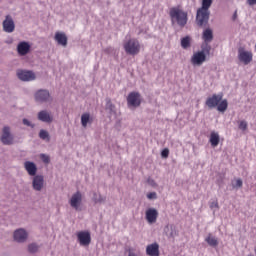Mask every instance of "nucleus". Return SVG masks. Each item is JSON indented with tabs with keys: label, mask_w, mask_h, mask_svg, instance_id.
Returning a JSON list of instances; mask_svg holds the SVG:
<instances>
[{
	"label": "nucleus",
	"mask_w": 256,
	"mask_h": 256,
	"mask_svg": "<svg viewBox=\"0 0 256 256\" xmlns=\"http://www.w3.org/2000/svg\"><path fill=\"white\" fill-rule=\"evenodd\" d=\"M210 208L211 209H219V202H217V200L214 202H211Z\"/></svg>",
	"instance_id": "33"
},
{
	"label": "nucleus",
	"mask_w": 256,
	"mask_h": 256,
	"mask_svg": "<svg viewBox=\"0 0 256 256\" xmlns=\"http://www.w3.org/2000/svg\"><path fill=\"white\" fill-rule=\"evenodd\" d=\"M207 61V55H205L204 51H198L194 53L191 57V63L192 65H197L198 67H201Z\"/></svg>",
	"instance_id": "7"
},
{
	"label": "nucleus",
	"mask_w": 256,
	"mask_h": 256,
	"mask_svg": "<svg viewBox=\"0 0 256 256\" xmlns=\"http://www.w3.org/2000/svg\"><path fill=\"white\" fill-rule=\"evenodd\" d=\"M238 61L242 63V65H249L253 62V52L240 47L238 49Z\"/></svg>",
	"instance_id": "5"
},
{
	"label": "nucleus",
	"mask_w": 256,
	"mask_h": 256,
	"mask_svg": "<svg viewBox=\"0 0 256 256\" xmlns=\"http://www.w3.org/2000/svg\"><path fill=\"white\" fill-rule=\"evenodd\" d=\"M40 158L42 159L43 163H49V156L41 154Z\"/></svg>",
	"instance_id": "34"
},
{
	"label": "nucleus",
	"mask_w": 256,
	"mask_h": 256,
	"mask_svg": "<svg viewBox=\"0 0 256 256\" xmlns=\"http://www.w3.org/2000/svg\"><path fill=\"white\" fill-rule=\"evenodd\" d=\"M123 47L127 55H139L141 52V43L136 38L126 41Z\"/></svg>",
	"instance_id": "4"
},
{
	"label": "nucleus",
	"mask_w": 256,
	"mask_h": 256,
	"mask_svg": "<svg viewBox=\"0 0 256 256\" xmlns=\"http://www.w3.org/2000/svg\"><path fill=\"white\" fill-rule=\"evenodd\" d=\"M26 239L27 232L24 229H18L14 232V240H16L17 243H24Z\"/></svg>",
	"instance_id": "20"
},
{
	"label": "nucleus",
	"mask_w": 256,
	"mask_h": 256,
	"mask_svg": "<svg viewBox=\"0 0 256 256\" xmlns=\"http://www.w3.org/2000/svg\"><path fill=\"white\" fill-rule=\"evenodd\" d=\"M210 145L212 147H217L219 145V141H220V138H219V133L217 132H211L210 134Z\"/></svg>",
	"instance_id": "23"
},
{
	"label": "nucleus",
	"mask_w": 256,
	"mask_h": 256,
	"mask_svg": "<svg viewBox=\"0 0 256 256\" xmlns=\"http://www.w3.org/2000/svg\"><path fill=\"white\" fill-rule=\"evenodd\" d=\"M106 107L107 109H110V111H113L115 109V106L111 103V100L107 102Z\"/></svg>",
	"instance_id": "36"
},
{
	"label": "nucleus",
	"mask_w": 256,
	"mask_h": 256,
	"mask_svg": "<svg viewBox=\"0 0 256 256\" xmlns=\"http://www.w3.org/2000/svg\"><path fill=\"white\" fill-rule=\"evenodd\" d=\"M0 141L3 145H13V135H11V129L7 126L3 128L2 136Z\"/></svg>",
	"instance_id": "10"
},
{
	"label": "nucleus",
	"mask_w": 256,
	"mask_h": 256,
	"mask_svg": "<svg viewBox=\"0 0 256 256\" xmlns=\"http://www.w3.org/2000/svg\"><path fill=\"white\" fill-rule=\"evenodd\" d=\"M233 189H241L243 187V180L241 178H236L232 181Z\"/></svg>",
	"instance_id": "27"
},
{
	"label": "nucleus",
	"mask_w": 256,
	"mask_h": 256,
	"mask_svg": "<svg viewBox=\"0 0 256 256\" xmlns=\"http://www.w3.org/2000/svg\"><path fill=\"white\" fill-rule=\"evenodd\" d=\"M23 124L26 125L27 127H31V122H29L27 119H23Z\"/></svg>",
	"instance_id": "38"
},
{
	"label": "nucleus",
	"mask_w": 256,
	"mask_h": 256,
	"mask_svg": "<svg viewBox=\"0 0 256 256\" xmlns=\"http://www.w3.org/2000/svg\"><path fill=\"white\" fill-rule=\"evenodd\" d=\"M39 137L40 139H47V141H49V132H47L46 130H40Z\"/></svg>",
	"instance_id": "29"
},
{
	"label": "nucleus",
	"mask_w": 256,
	"mask_h": 256,
	"mask_svg": "<svg viewBox=\"0 0 256 256\" xmlns=\"http://www.w3.org/2000/svg\"><path fill=\"white\" fill-rule=\"evenodd\" d=\"M43 183H44V179L43 176L37 175L33 178V189L35 191H41V189H43Z\"/></svg>",
	"instance_id": "21"
},
{
	"label": "nucleus",
	"mask_w": 256,
	"mask_h": 256,
	"mask_svg": "<svg viewBox=\"0 0 256 256\" xmlns=\"http://www.w3.org/2000/svg\"><path fill=\"white\" fill-rule=\"evenodd\" d=\"M38 119L39 121H42L43 123H52L53 122V116L47 112V110H42L38 113Z\"/></svg>",
	"instance_id": "18"
},
{
	"label": "nucleus",
	"mask_w": 256,
	"mask_h": 256,
	"mask_svg": "<svg viewBox=\"0 0 256 256\" xmlns=\"http://www.w3.org/2000/svg\"><path fill=\"white\" fill-rule=\"evenodd\" d=\"M51 98V95L49 94V91L47 90H38L35 93V100L38 103H45Z\"/></svg>",
	"instance_id": "13"
},
{
	"label": "nucleus",
	"mask_w": 256,
	"mask_h": 256,
	"mask_svg": "<svg viewBox=\"0 0 256 256\" xmlns=\"http://www.w3.org/2000/svg\"><path fill=\"white\" fill-rule=\"evenodd\" d=\"M146 255L159 256V244L157 242L149 244L146 247Z\"/></svg>",
	"instance_id": "15"
},
{
	"label": "nucleus",
	"mask_w": 256,
	"mask_h": 256,
	"mask_svg": "<svg viewBox=\"0 0 256 256\" xmlns=\"http://www.w3.org/2000/svg\"><path fill=\"white\" fill-rule=\"evenodd\" d=\"M81 123L82 127H87L89 123H93V118H91V115L89 113H84L81 116Z\"/></svg>",
	"instance_id": "24"
},
{
	"label": "nucleus",
	"mask_w": 256,
	"mask_h": 256,
	"mask_svg": "<svg viewBox=\"0 0 256 256\" xmlns=\"http://www.w3.org/2000/svg\"><path fill=\"white\" fill-rule=\"evenodd\" d=\"M205 241L210 247H217V245H219V241L212 234H208Z\"/></svg>",
	"instance_id": "25"
},
{
	"label": "nucleus",
	"mask_w": 256,
	"mask_h": 256,
	"mask_svg": "<svg viewBox=\"0 0 256 256\" xmlns=\"http://www.w3.org/2000/svg\"><path fill=\"white\" fill-rule=\"evenodd\" d=\"M206 106L209 109H215L217 107V111L225 113L229 107V102H227V99L223 100V94H213L206 99Z\"/></svg>",
	"instance_id": "2"
},
{
	"label": "nucleus",
	"mask_w": 256,
	"mask_h": 256,
	"mask_svg": "<svg viewBox=\"0 0 256 256\" xmlns=\"http://www.w3.org/2000/svg\"><path fill=\"white\" fill-rule=\"evenodd\" d=\"M213 5V0H202V6L197 10L196 13V24L198 27H205L209 23V8Z\"/></svg>",
	"instance_id": "1"
},
{
	"label": "nucleus",
	"mask_w": 256,
	"mask_h": 256,
	"mask_svg": "<svg viewBox=\"0 0 256 256\" xmlns=\"http://www.w3.org/2000/svg\"><path fill=\"white\" fill-rule=\"evenodd\" d=\"M238 128L240 131H247V121L241 120L238 122Z\"/></svg>",
	"instance_id": "28"
},
{
	"label": "nucleus",
	"mask_w": 256,
	"mask_h": 256,
	"mask_svg": "<svg viewBox=\"0 0 256 256\" xmlns=\"http://www.w3.org/2000/svg\"><path fill=\"white\" fill-rule=\"evenodd\" d=\"M146 221L150 225H153V223H157V217H159V212L155 208H149L146 210Z\"/></svg>",
	"instance_id": "11"
},
{
	"label": "nucleus",
	"mask_w": 256,
	"mask_h": 256,
	"mask_svg": "<svg viewBox=\"0 0 256 256\" xmlns=\"http://www.w3.org/2000/svg\"><path fill=\"white\" fill-rule=\"evenodd\" d=\"M210 50H211V48L209 47V48H208V52H209Z\"/></svg>",
	"instance_id": "41"
},
{
	"label": "nucleus",
	"mask_w": 256,
	"mask_h": 256,
	"mask_svg": "<svg viewBox=\"0 0 256 256\" xmlns=\"http://www.w3.org/2000/svg\"><path fill=\"white\" fill-rule=\"evenodd\" d=\"M147 183L151 185V187H157V183L153 178H148Z\"/></svg>",
	"instance_id": "35"
},
{
	"label": "nucleus",
	"mask_w": 256,
	"mask_h": 256,
	"mask_svg": "<svg viewBox=\"0 0 256 256\" xmlns=\"http://www.w3.org/2000/svg\"><path fill=\"white\" fill-rule=\"evenodd\" d=\"M246 3L250 5V7H253V5H256V0H246Z\"/></svg>",
	"instance_id": "37"
},
{
	"label": "nucleus",
	"mask_w": 256,
	"mask_h": 256,
	"mask_svg": "<svg viewBox=\"0 0 256 256\" xmlns=\"http://www.w3.org/2000/svg\"><path fill=\"white\" fill-rule=\"evenodd\" d=\"M17 77L20 81H35L36 79L34 72L29 70H18Z\"/></svg>",
	"instance_id": "9"
},
{
	"label": "nucleus",
	"mask_w": 256,
	"mask_h": 256,
	"mask_svg": "<svg viewBox=\"0 0 256 256\" xmlns=\"http://www.w3.org/2000/svg\"><path fill=\"white\" fill-rule=\"evenodd\" d=\"M81 201H83V196L81 195V192H76L75 194L72 195L70 199V205L73 207V209H79L81 205Z\"/></svg>",
	"instance_id": "14"
},
{
	"label": "nucleus",
	"mask_w": 256,
	"mask_h": 256,
	"mask_svg": "<svg viewBox=\"0 0 256 256\" xmlns=\"http://www.w3.org/2000/svg\"><path fill=\"white\" fill-rule=\"evenodd\" d=\"M181 47L182 49H189L191 47V37L185 36L181 39Z\"/></svg>",
	"instance_id": "26"
},
{
	"label": "nucleus",
	"mask_w": 256,
	"mask_h": 256,
	"mask_svg": "<svg viewBox=\"0 0 256 256\" xmlns=\"http://www.w3.org/2000/svg\"><path fill=\"white\" fill-rule=\"evenodd\" d=\"M235 19H237V11L233 14V21H235Z\"/></svg>",
	"instance_id": "39"
},
{
	"label": "nucleus",
	"mask_w": 256,
	"mask_h": 256,
	"mask_svg": "<svg viewBox=\"0 0 256 256\" xmlns=\"http://www.w3.org/2000/svg\"><path fill=\"white\" fill-rule=\"evenodd\" d=\"M169 15L172 23H176L179 27H185L187 21H189V14L181 9V6L172 7Z\"/></svg>",
	"instance_id": "3"
},
{
	"label": "nucleus",
	"mask_w": 256,
	"mask_h": 256,
	"mask_svg": "<svg viewBox=\"0 0 256 256\" xmlns=\"http://www.w3.org/2000/svg\"><path fill=\"white\" fill-rule=\"evenodd\" d=\"M77 238L83 247H87L91 244V233L89 231H80L77 233Z\"/></svg>",
	"instance_id": "8"
},
{
	"label": "nucleus",
	"mask_w": 256,
	"mask_h": 256,
	"mask_svg": "<svg viewBox=\"0 0 256 256\" xmlns=\"http://www.w3.org/2000/svg\"><path fill=\"white\" fill-rule=\"evenodd\" d=\"M3 29L5 33H13L15 31V22L11 16H6V19L3 21Z\"/></svg>",
	"instance_id": "12"
},
{
	"label": "nucleus",
	"mask_w": 256,
	"mask_h": 256,
	"mask_svg": "<svg viewBox=\"0 0 256 256\" xmlns=\"http://www.w3.org/2000/svg\"><path fill=\"white\" fill-rule=\"evenodd\" d=\"M128 107H140L141 106V94L139 92H130L127 97Z\"/></svg>",
	"instance_id": "6"
},
{
	"label": "nucleus",
	"mask_w": 256,
	"mask_h": 256,
	"mask_svg": "<svg viewBox=\"0 0 256 256\" xmlns=\"http://www.w3.org/2000/svg\"><path fill=\"white\" fill-rule=\"evenodd\" d=\"M24 167L28 175H30L31 177H35V175H37V165H35V163L26 161L24 163Z\"/></svg>",
	"instance_id": "19"
},
{
	"label": "nucleus",
	"mask_w": 256,
	"mask_h": 256,
	"mask_svg": "<svg viewBox=\"0 0 256 256\" xmlns=\"http://www.w3.org/2000/svg\"><path fill=\"white\" fill-rule=\"evenodd\" d=\"M28 251L29 253H37V251H39V246H37V244H30L28 246Z\"/></svg>",
	"instance_id": "30"
},
{
	"label": "nucleus",
	"mask_w": 256,
	"mask_h": 256,
	"mask_svg": "<svg viewBox=\"0 0 256 256\" xmlns=\"http://www.w3.org/2000/svg\"><path fill=\"white\" fill-rule=\"evenodd\" d=\"M54 39L58 43V45H61L62 47H65L67 45L68 38L64 32H56Z\"/></svg>",
	"instance_id": "17"
},
{
	"label": "nucleus",
	"mask_w": 256,
	"mask_h": 256,
	"mask_svg": "<svg viewBox=\"0 0 256 256\" xmlns=\"http://www.w3.org/2000/svg\"><path fill=\"white\" fill-rule=\"evenodd\" d=\"M161 156H162L164 159H167V157H169V148L163 149L162 152H161Z\"/></svg>",
	"instance_id": "31"
},
{
	"label": "nucleus",
	"mask_w": 256,
	"mask_h": 256,
	"mask_svg": "<svg viewBox=\"0 0 256 256\" xmlns=\"http://www.w3.org/2000/svg\"><path fill=\"white\" fill-rule=\"evenodd\" d=\"M204 43H211L213 41V30L211 28L205 29L202 34Z\"/></svg>",
	"instance_id": "22"
},
{
	"label": "nucleus",
	"mask_w": 256,
	"mask_h": 256,
	"mask_svg": "<svg viewBox=\"0 0 256 256\" xmlns=\"http://www.w3.org/2000/svg\"><path fill=\"white\" fill-rule=\"evenodd\" d=\"M17 51H18V54L23 57L27 55L29 51H31V45H29V43L27 42H20L17 46Z\"/></svg>",
	"instance_id": "16"
},
{
	"label": "nucleus",
	"mask_w": 256,
	"mask_h": 256,
	"mask_svg": "<svg viewBox=\"0 0 256 256\" xmlns=\"http://www.w3.org/2000/svg\"><path fill=\"white\" fill-rule=\"evenodd\" d=\"M147 199H157V193L156 192H150L147 194Z\"/></svg>",
	"instance_id": "32"
},
{
	"label": "nucleus",
	"mask_w": 256,
	"mask_h": 256,
	"mask_svg": "<svg viewBox=\"0 0 256 256\" xmlns=\"http://www.w3.org/2000/svg\"><path fill=\"white\" fill-rule=\"evenodd\" d=\"M128 256H137V254H135L134 252L129 251Z\"/></svg>",
	"instance_id": "40"
}]
</instances>
